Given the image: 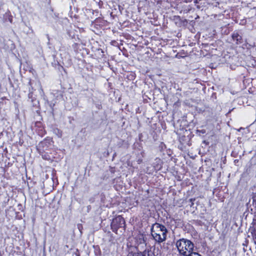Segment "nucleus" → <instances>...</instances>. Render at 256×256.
I'll list each match as a JSON object with an SVG mask.
<instances>
[{
  "label": "nucleus",
  "instance_id": "nucleus-1",
  "mask_svg": "<svg viewBox=\"0 0 256 256\" xmlns=\"http://www.w3.org/2000/svg\"><path fill=\"white\" fill-rule=\"evenodd\" d=\"M151 231L152 235L156 242L160 243L166 240L167 230L164 226L156 223L152 225Z\"/></svg>",
  "mask_w": 256,
  "mask_h": 256
},
{
  "label": "nucleus",
  "instance_id": "nucleus-2",
  "mask_svg": "<svg viewBox=\"0 0 256 256\" xmlns=\"http://www.w3.org/2000/svg\"><path fill=\"white\" fill-rule=\"evenodd\" d=\"M176 246L179 252L184 256H188L193 252L194 244L189 240L181 239L177 241Z\"/></svg>",
  "mask_w": 256,
  "mask_h": 256
},
{
  "label": "nucleus",
  "instance_id": "nucleus-3",
  "mask_svg": "<svg viewBox=\"0 0 256 256\" xmlns=\"http://www.w3.org/2000/svg\"><path fill=\"white\" fill-rule=\"evenodd\" d=\"M124 220L123 218L120 216L116 218L112 222V230L116 233H117L118 228H124Z\"/></svg>",
  "mask_w": 256,
  "mask_h": 256
},
{
  "label": "nucleus",
  "instance_id": "nucleus-4",
  "mask_svg": "<svg viewBox=\"0 0 256 256\" xmlns=\"http://www.w3.org/2000/svg\"><path fill=\"white\" fill-rule=\"evenodd\" d=\"M154 248H150L146 249L143 252L134 253L133 256H156L154 253Z\"/></svg>",
  "mask_w": 256,
  "mask_h": 256
},
{
  "label": "nucleus",
  "instance_id": "nucleus-5",
  "mask_svg": "<svg viewBox=\"0 0 256 256\" xmlns=\"http://www.w3.org/2000/svg\"><path fill=\"white\" fill-rule=\"evenodd\" d=\"M232 38L233 40L236 42V44L241 42L242 37L238 34H234L232 36Z\"/></svg>",
  "mask_w": 256,
  "mask_h": 256
},
{
  "label": "nucleus",
  "instance_id": "nucleus-6",
  "mask_svg": "<svg viewBox=\"0 0 256 256\" xmlns=\"http://www.w3.org/2000/svg\"><path fill=\"white\" fill-rule=\"evenodd\" d=\"M188 256H200L198 253L193 252Z\"/></svg>",
  "mask_w": 256,
  "mask_h": 256
}]
</instances>
